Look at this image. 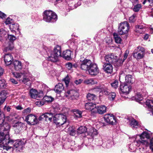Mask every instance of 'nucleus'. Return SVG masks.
<instances>
[{
  "instance_id": "nucleus-55",
  "label": "nucleus",
  "mask_w": 153,
  "mask_h": 153,
  "mask_svg": "<svg viewBox=\"0 0 153 153\" xmlns=\"http://www.w3.org/2000/svg\"><path fill=\"white\" fill-rule=\"evenodd\" d=\"M129 51L128 50H126L124 54V57L123 59V61H124L127 58V56L129 54Z\"/></svg>"
},
{
  "instance_id": "nucleus-8",
  "label": "nucleus",
  "mask_w": 153,
  "mask_h": 153,
  "mask_svg": "<svg viewBox=\"0 0 153 153\" xmlns=\"http://www.w3.org/2000/svg\"><path fill=\"white\" fill-rule=\"evenodd\" d=\"M92 63L91 61L89 59H81L80 60V68L82 70L87 71Z\"/></svg>"
},
{
  "instance_id": "nucleus-42",
  "label": "nucleus",
  "mask_w": 153,
  "mask_h": 153,
  "mask_svg": "<svg viewBox=\"0 0 153 153\" xmlns=\"http://www.w3.org/2000/svg\"><path fill=\"white\" fill-rule=\"evenodd\" d=\"M113 36L115 39V42L117 43H120L122 39L118 34L117 33H115L113 34Z\"/></svg>"
},
{
  "instance_id": "nucleus-52",
  "label": "nucleus",
  "mask_w": 153,
  "mask_h": 153,
  "mask_svg": "<svg viewBox=\"0 0 153 153\" xmlns=\"http://www.w3.org/2000/svg\"><path fill=\"white\" fill-rule=\"evenodd\" d=\"M13 20L11 19L9 17L7 18L6 21H5V23L7 25L10 24L12 23Z\"/></svg>"
},
{
  "instance_id": "nucleus-14",
  "label": "nucleus",
  "mask_w": 153,
  "mask_h": 153,
  "mask_svg": "<svg viewBox=\"0 0 153 153\" xmlns=\"http://www.w3.org/2000/svg\"><path fill=\"white\" fill-rule=\"evenodd\" d=\"M103 65V69L106 73L108 74H111L112 73L113 68L111 63L107 62L105 61H102Z\"/></svg>"
},
{
  "instance_id": "nucleus-20",
  "label": "nucleus",
  "mask_w": 153,
  "mask_h": 153,
  "mask_svg": "<svg viewBox=\"0 0 153 153\" xmlns=\"http://www.w3.org/2000/svg\"><path fill=\"white\" fill-rule=\"evenodd\" d=\"M10 145V146H11V145ZM11 146L12 148L11 149V148L13 149H16V151H20L22 150V148L23 147V142L21 141H16L14 143L13 146Z\"/></svg>"
},
{
  "instance_id": "nucleus-30",
  "label": "nucleus",
  "mask_w": 153,
  "mask_h": 153,
  "mask_svg": "<svg viewBox=\"0 0 153 153\" xmlns=\"http://www.w3.org/2000/svg\"><path fill=\"white\" fill-rule=\"evenodd\" d=\"M64 87L62 83H59L56 85L54 90L55 92L58 93H60L64 89Z\"/></svg>"
},
{
  "instance_id": "nucleus-18",
  "label": "nucleus",
  "mask_w": 153,
  "mask_h": 153,
  "mask_svg": "<svg viewBox=\"0 0 153 153\" xmlns=\"http://www.w3.org/2000/svg\"><path fill=\"white\" fill-rule=\"evenodd\" d=\"M106 107L104 105H96L94 110L93 111L94 114L98 113L99 114H103L106 112Z\"/></svg>"
},
{
  "instance_id": "nucleus-13",
  "label": "nucleus",
  "mask_w": 153,
  "mask_h": 153,
  "mask_svg": "<svg viewBox=\"0 0 153 153\" xmlns=\"http://www.w3.org/2000/svg\"><path fill=\"white\" fill-rule=\"evenodd\" d=\"M89 74L92 76H96L97 75L99 72V70L97 65L93 63L88 70Z\"/></svg>"
},
{
  "instance_id": "nucleus-61",
  "label": "nucleus",
  "mask_w": 153,
  "mask_h": 153,
  "mask_svg": "<svg viewBox=\"0 0 153 153\" xmlns=\"http://www.w3.org/2000/svg\"><path fill=\"white\" fill-rule=\"evenodd\" d=\"M82 80L81 79H79L78 80H76L74 82L77 85L81 83L82 82Z\"/></svg>"
},
{
  "instance_id": "nucleus-56",
  "label": "nucleus",
  "mask_w": 153,
  "mask_h": 153,
  "mask_svg": "<svg viewBox=\"0 0 153 153\" xmlns=\"http://www.w3.org/2000/svg\"><path fill=\"white\" fill-rule=\"evenodd\" d=\"M150 148L152 151L153 152V137L150 140Z\"/></svg>"
},
{
  "instance_id": "nucleus-17",
  "label": "nucleus",
  "mask_w": 153,
  "mask_h": 153,
  "mask_svg": "<svg viewBox=\"0 0 153 153\" xmlns=\"http://www.w3.org/2000/svg\"><path fill=\"white\" fill-rule=\"evenodd\" d=\"M117 56L113 53H110L105 56V62L110 63H113L117 59Z\"/></svg>"
},
{
  "instance_id": "nucleus-59",
  "label": "nucleus",
  "mask_w": 153,
  "mask_h": 153,
  "mask_svg": "<svg viewBox=\"0 0 153 153\" xmlns=\"http://www.w3.org/2000/svg\"><path fill=\"white\" fill-rule=\"evenodd\" d=\"M10 82L14 85H16L18 84L17 82L14 79H10Z\"/></svg>"
},
{
  "instance_id": "nucleus-32",
  "label": "nucleus",
  "mask_w": 153,
  "mask_h": 153,
  "mask_svg": "<svg viewBox=\"0 0 153 153\" xmlns=\"http://www.w3.org/2000/svg\"><path fill=\"white\" fill-rule=\"evenodd\" d=\"M38 94V92L35 89L32 88L30 90L29 94L31 97L33 98H37Z\"/></svg>"
},
{
  "instance_id": "nucleus-54",
  "label": "nucleus",
  "mask_w": 153,
  "mask_h": 153,
  "mask_svg": "<svg viewBox=\"0 0 153 153\" xmlns=\"http://www.w3.org/2000/svg\"><path fill=\"white\" fill-rule=\"evenodd\" d=\"M64 81L67 86L68 85L70 81V79L69 77L67 76L64 79Z\"/></svg>"
},
{
  "instance_id": "nucleus-49",
  "label": "nucleus",
  "mask_w": 153,
  "mask_h": 153,
  "mask_svg": "<svg viewBox=\"0 0 153 153\" xmlns=\"http://www.w3.org/2000/svg\"><path fill=\"white\" fill-rule=\"evenodd\" d=\"M6 85L5 81L4 79H2L0 80V87L1 88H4L6 86Z\"/></svg>"
},
{
  "instance_id": "nucleus-39",
  "label": "nucleus",
  "mask_w": 153,
  "mask_h": 153,
  "mask_svg": "<svg viewBox=\"0 0 153 153\" xmlns=\"http://www.w3.org/2000/svg\"><path fill=\"white\" fill-rule=\"evenodd\" d=\"M84 82L87 84L91 85L96 84L97 83L96 80L93 79H87L84 81Z\"/></svg>"
},
{
  "instance_id": "nucleus-19",
  "label": "nucleus",
  "mask_w": 153,
  "mask_h": 153,
  "mask_svg": "<svg viewBox=\"0 0 153 153\" xmlns=\"http://www.w3.org/2000/svg\"><path fill=\"white\" fill-rule=\"evenodd\" d=\"M31 76V75L30 73H25L22 79H20L19 81L26 85H30V79Z\"/></svg>"
},
{
  "instance_id": "nucleus-1",
  "label": "nucleus",
  "mask_w": 153,
  "mask_h": 153,
  "mask_svg": "<svg viewBox=\"0 0 153 153\" xmlns=\"http://www.w3.org/2000/svg\"><path fill=\"white\" fill-rule=\"evenodd\" d=\"M48 56V60L52 62H56L58 60L59 57L61 56V48L59 46H55L53 51H51L47 47L45 48Z\"/></svg>"
},
{
  "instance_id": "nucleus-64",
  "label": "nucleus",
  "mask_w": 153,
  "mask_h": 153,
  "mask_svg": "<svg viewBox=\"0 0 153 153\" xmlns=\"http://www.w3.org/2000/svg\"><path fill=\"white\" fill-rule=\"evenodd\" d=\"M0 117H4V115L2 111H1L0 109Z\"/></svg>"
},
{
  "instance_id": "nucleus-36",
  "label": "nucleus",
  "mask_w": 153,
  "mask_h": 153,
  "mask_svg": "<svg viewBox=\"0 0 153 153\" xmlns=\"http://www.w3.org/2000/svg\"><path fill=\"white\" fill-rule=\"evenodd\" d=\"M87 131V128L85 126H80L77 129V133L80 134L85 132Z\"/></svg>"
},
{
  "instance_id": "nucleus-34",
  "label": "nucleus",
  "mask_w": 153,
  "mask_h": 153,
  "mask_svg": "<svg viewBox=\"0 0 153 153\" xmlns=\"http://www.w3.org/2000/svg\"><path fill=\"white\" fill-rule=\"evenodd\" d=\"M134 80L132 76L131 75H127L125 77V83L129 84L130 83H133Z\"/></svg>"
},
{
  "instance_id": "nucleus-6",
  "label": "nucleus",
  "mask_w": 153,
  "mask_h": 153,
  "mask_svg": "<svg viewBox=\"0 0 153 153\" xmlns=\"http://www.w3.org/2000/svg\"><path fill=\"white\" fill-rule=\"evenodd\" d=\"M129 29V25L127 22L125 21L121 23L117 30L119 34L121 35L127 33Z\"/></svg>"
},
{
  "instance_id": "nucleus-26",
  "label": "nucleus",
  "mask_w": 153,
  "mask_h": 153,
  "mask_svg": "<svg viewBox=\"0 0 153 153\" xmlns=\"http://www.w3.org/2000/svg\"><path fill=\"white\" fill-rule=\"evenodd\" d=\"M96 105L95 104L91 102L87 103L85 105V108L86 109L90 111L91 114H94V112L93 111L94 110V109L96 108Z\"/></svg>"
},
{
  "instance_id": "nucleus-7",
  "label": "nucleus",
  "mask_w": 153,
  "mask_h": 153,
  "mask_svg": "<svg viewBox=\"0 0 153 153\" xmlns=\"http://www.w3.org/2000/svg\"><path fill=\"white\" fill-rule=\"evenodd\" d=\"M145 49L142 47L138 46L134 51L133 55V56L137 59H141L144 56V53Z\"/></svg>"
},
{
  "instance_id": "nucleus-60",
  "label": "nucleus",
  "mask_w": 153,
  "mask_h": 153,
  "mask_svg": "<svg viewBox=\"0 0 153 153\" xmlns=\"http://www.w3.org/2000/svg\"><path fill=\"white\" fill-rule=\"evenodd\" d=\"M6 16V15L2 13L1 11H0V18L1 19H3L4 18H5Z\"/></svg>"
},
{
  "instance_id": "nucleus-28",
  "label": "nucleus",
  "mask_w": 153,
  "mask_h": 153,
  "mask_svg": "<svg viewBox=\"0 0 153 153\" xmlns=\"http://www.w3.org/2000/svg\"><path fill=\"white\" fill-rule=\"evenodd\" d=\"M7 92L5 90H2L0 93V95L1 96L0 98V105L4 102L7 97Z\"/></svg>"
},
{
  "instance_id": "nucleus-48",
  "label": "nucleus",
  "mask_w": 153,
  "mask_h": 153,
  "mask_svg": "<svg viewBox=\"0 0 153 153\" xmlns=\"http://www.w3.org/2000/svg\"><path fill=\"white\" fill-rule=\"evenodd\" d=\"M116 94L114 92L110 93L109 94V98L110 100H114L116 97Z\"/></svg>"
},
{
  "instance_id": "nucleus-21",
  "label": "nucleus",
  "mask_w": 153,
  "mask_h": 153,
  "mask_svg": "<svg viewBox=\"0 0 153 153\" xmlns=\"http://www.w3.org/2000/svg\"><path fill=\"white\" fill-rule=\"evenodd\" d=\"M53 114L51 113H46L41 115L39 117V120H45L46 121L49 120L51 121L53 117Z\"/></svg>"
},
{
  "instance_id": "nucleus-33",
  "label": "nucleus",
  "mask_w": 153,
  "mask_h": 153,
  "mask_svg": "<svg viewBox=\"0 0 153 153\" xmlns=\"http://www.w3.org/2000/svg\"><path fill=\"white\" fill-rule=\"evenodd\" d=\"M10 29L13 33H16L15 30H19V25L17 24H12L9 26Z\"/></svg>"
},
{
  "instance_id": "nucleus-22",
  "label": "nucleus",
  "mask_w": 153,
  "mask_h": 153,
  "mask_svg": "<svg viewBox=\"0 0 153 153\" xmlns=\"http://www.w3.org/2000/svg\"><path fill=\"white\" fill-rule=\"evenodd\" d=\"M127 120L129 121V125L133 129L137 128L140 126V125L137 121L134 118L130 117L128 118Z\"/></svg>"
},
{
  "instance_id": "nucleus-44",
  "label": "nucleus",
  "mask_w": 153,
  "mask_h": 153,
  "mask_svg": "<svg viewBox=\"0 0 153 153\" xmlns=\"http://www.w3.org/2000/svg\"><path fill=\"white\" fill-rule=\"evenodd\" d=\"M7 38L9 40V42H13V43L16 39V37L14 35L9 34H8Z\"/></svg>"
},
{
  "instance_id": "nucleus-24",
  "label": "nucleus",
  "mask_w": 153,
  "mask_h": 153,
  "mask_svg": "<svg viewBox=\"0 0 153 153\" xmlns=\"http://www.w3.org/2000/svg\"><path fill=\"white\" fill-rule=\"evenodd\" d=\"M4 51L7 52L9 50H12L14 48V44L13 42L6 41L4 45Z\"/></svg>"
},
{
  "instance_id": "nucleus-29",
  "label": "nucleus",
  "mask_w": 153,
  "mask_h": 153,
  "mask_svg": "<svg viewBox=\"0 0 153 153\" xmlns=\"http://www.w3.org/2000/svg\"><path fill=\"white\" fill-rule=\"evenodd\" d=\"M71 51L70 50H67L64 51L62 55L61 54L60 56H62L65 59L69 60L71 59Z\"/></svg>"
},
{
  "instance_id": "nucleus-63",
  "label": "nucleus",
  "mask_w": 153,
  "mask_h": 153,
  "mask_svg": "<svg viewBox=\"0 0 153 153\" xmlns=\"http://www.w3.org/2000/svg\"><path fill=\"white\" fill-rule=\"evenodd\" d=\"M4 108L5 110H7V111H10V107L8 106L7 107L6 106H5Z\"/></svg>"
},
{
  "instance_id": "nucleus-10",
  "label": "nucleus",
  "mask_w": 153,
  "mask_h": 153,
  "mask_svg": "<svg viewBox=\"0 0 153 153\" xmlns=\"http://www.w3.org/2000/svg\"><path fill=\"white\" fill-rule=\"evenodd\" d=\"M24 123L21 122H15L13 125L15 133L18 134L20 133L24 129Z\"/></svg>"
},
{
  "instance_id": "nucleus-5",
  "label": "nucleus",
  "mask_w": 153,
  "mask_h": 153,
  "mask_svg": "<svg viewBox=\"0 0 153 153\" xmlns=\"http://www.w3.org/2000/svg\"><path fill=\"white\" fill-rule=\"evenodd\" d=\"M53 120L56 125H62L67 122L66 116L61 114H56L53 117Z\"/></svg>"
},
{
  "instance_id": "nucleus-40",
  "label": "nucleus",
  "mask_w": 153,
  "mask_h": 153,
  "mask_svg": "<svg viewBox=\"0 0 153 153\" xmlns=\"http://www.w3.org/2000/svg\"><path fill=\"white\" fill-rule=\"evenodd\" d=\"M144 28V27L142 25H137L135 26V31L137 33H143L142 29Z\"/></svg>"
},
{
  "instance_id": "nucleus-3",
  "label": "nucleus",
  "mask_w": 153,
  "mask_h": 153,
  "mask_svg": "<svg viewBox=\"0 0 153 153\" xmlns=\"http://www.w3.org/2000/svg\"><path fill=\"white\" fill-rule=\"evenodd\" d=\"M4 131L0 132V143H3L6 146H10L14 143V141L9 137V132H5Z\"/></svg>"
},
{
  "instance_id": "nucleus-43",
  "label": "nucleus",
  "mask_w": 153,
  "mask_h": 153,
  "mask_svg": "<svg viewBox=\"0 0 153 153\" xmlns=\"http://www.w3.org/2000/svg\"><path fill=\"white\" fill-rule=\"evenodd\" d=\"M25 72H23L22 73H18V72H14L13 73V75L14 77L15 78L19 79V80L21 78L22 76H23Z\"/></svg>"
},
{
  "instance_id": "nucleus-62",
  "label": "nucleus",
  "mask_w": 153,
  "mask_h": 153,
  "mask_svg": "<svg viewBox=\"0 0 153 153\" xmlns=\"http://www.w3.org/2000/svg\"><path fill=\"white\" fill-rule=\"evenodd\" d=\"M75 134V131L74 129H72L70 132V134L71 136H74Z\"/></svg>"
},
{
  "instance_id": "nucleus-58",
  "label": "nucleus",
  "mask_w": 153,
  "mask_h": 153,
  "mask_svg": "<svg viewBox=\"0 0 153 153\" xmlns=\"http://www.w3.org/2000/svg\"><path fill=\"white\" fill-rule=\"evenodd\" d=\"M44 95L43 94V92L42 91H40L39 93L38 92V94H37V98H43Z\"/></svg>"
},
{
  "instance_id": "nucleus-41",
  "label": "nucleus",
  "mask_w": 153,
  "mask_h": 153,
  "mask_svg": "<svg viewBox=\"0 0 153 153\" xmlns=\"http://www.w3.org/2000/svg\"><path fill=\"white\" fill-rule=\"evenodd\" d=\"M87 99L90 101L94 100L97 98L96 96L93 94L88 93L86 96Z\"/></svg>"
},
{
  "instance_id": "nucleus-4",
  "label": "nucleus",
  "mask_w": 153,
  "mask_h": 153,
  "mask_svg": "<svg viewBox=\"0 0 153 153\" xmlns=\"http://www.w3.org/2000/svg\"><path fill=\"white\" fill-rule=\"evenodd\" d=\"M140 137V140H137L136 141L134 142L135 145L139 144H142L143 145H147L148 142V139L150 137V134L146 131L143 132L141 134L138 135Z\"/></svg>"
},
{
  "instance_id": "nucleus-12",
  "label": "nucleus",
  "mask_w": 153,
  "mask_h": 153,
  "mask_svg": "<svg viewBox=\"0 0 153 153\" xmlns=\"http://www.w3.org/2000/svg\"><path fill=\"white\" fill-rule=\"evenodd\" d=\"M79 95L78 92L74 90L68 91L65 94V96L71 100L77 99Z\"/></svg>"
},
{
  "instance_id": "nucleus-38",
  "label": "nucleus",
  "mask_w": 153,
  "mask_h": 153,
  "mask_svg": "<svg viewBox=\"0 0 153 153\" xmlns=\"http://www.w3.org/2000/svg\"><path fill=\"white\" fill-rule=\"evenodd\" d=\"M74 113V116L77 118H80L82 117V112L77 109H74L72 110Z\"/></svg>"
},
{
  "instance_id": "nucleus-31",
  "label": "nucleus",
  "mask_w": 153,
  "mask_h": 153,
  "mask_svg": "<svg viewBox=\"0 0 153 153\" xmlns=\"http://www.w3.org/2000/svg\"><path fill=\"white\" fill-rule=\"evenodd\" d=\"M146 105L148 107V110L149 111H151L152 113V115H153V106L151 105V104L153 103V100H147L146 101Z\"/></svg>"
},
{
  "instance_id": "nucleus-37",
  "label": "nucleus",
  "mask_w": 153,
  "mask_h": 153,
  "mask_svg": "<svg viewBox=\"0 0 153 153\" xmlns=\"http://www.w3.org/2000/svg\"><path fill=\"white\" fill-rule=\"evenodd\" d=\"M123 60H122L121 59H118L117 56V59L115 60V62H114L113 64L115 66L118 67L121 66L123 62Z\"/></svg>"
},
{
  "instance_id": "nucleus-25",
  "label": "nucleus",
  "mask_w": 153,
  "mask_h": 153,
  "mask_svg": "<svg viewBox=\"0 0 153 153\" xmlns=\"http://www.w3.org/2000/svg\"><path fill=\"white\" fill-rule=\"evenodd\" d=\"M4 58V62L7 65L11 64L13 60V57L10 53L5 54Z\"/></svg>"
},
{
  "instance_id": "nucleus-47",
  "label": "nucleus",
  "mask_w": 153,
  "mask_h": 153,
  "mask_svg": "<svg viewBox=\"0 0 153 153\" xmlns=\"http://www.w3.org/2000/svg\"><path fill=\"white\" fill-rule=\"evenodd\" d=\"M44 99L47 102H51L53 100V98L50 96H45L43 97Z\"/></svg>"
},
{
  "instance_id": "nucleus-45",
  "label": "nucleus",
  "mask_w": 153,
  "mask_h": 153,
  "mask_svg": "<svg viewBox=\"0 0 153 153\" xmlns=\"http://www.w3.org/2000/svg\"><path fill=\"white\" fill-rule=\"evenodd\" d=\"M143 94H141L140 93L138 92L135 96V98L136 99L139 100H142L143 99Z\"/></svg>"
},
{
  "instance_id": "nucleus-15",
  "label": "nucleus",
  "mask_w": 153,
  "mask_h": 153,
  "mask_svg": "<svg viewBox=\"0 0 153 153\" xmlns=\"http://www.w3.org/2000/svg\"><path fill=\"white\" fill-rule=\"evenodd\" d=\"M120 91L124 94H128L131 90V86L130 84L123 83L120 85Z\"/></svg>"
},
{
  "instance_id": "nucleus-53",
  "label": "nucleus",
  "mask_w": 153,
  "mask_h": 153,
  "mask_svg": "<svg viewBox=\"0 0 153 153\" xmlns=\"http://www.w3.org/2000/svg\"><path fill=\"white\" fill-rule=\"evenodd\" d=\"M31 111V109L30 108L24 109L22 111V113L25 114L29 113Z\"/></svg>"
},
{
  "instance_id": "nucleus-46",
  "label": "nucleus",
  "mask_w": 153,
  "mask_h": 153,
  "mask_svg": "<svg viewBox=\"0 0 153 153\" xmlns=\"http://www.w3.org/2000/svg\"><path fill=\"white\" fill-rule=\"evenodd\" d=\"M141 5L140 4H138L135 5L133 8V10L134 12H138L141 8Z\"/></svg>"
},
{
  "instance_id": "nucleus-11",
  "label": "nucleus",
  "mask_w": 153,
  "mask_h": 153,
  "mask_svg": "<svg viewBox=\"0 0 153 153\" xmlns=\"http://www.w3.org/2000/svg\"><path fill=\"white\" fill-rule=\"evenodd\" d=\"M1 118H0V130L8 133L10 130V126L8 123L4 122V117Z\"/></svg>"
},
{
  "instance_id": "nucleus-50",
  "label": "nucleus",
  "mask_w": 153,
  "mask_h": 153,
  "mask_svg": "<svg viewBox=\"0 0 153 153\" xmlns=\"http://www.w3.org/2000/svg\"><path fill=\"white\" fill-rule=\"evenodd\" d=\"M111 86L114 88H116L118 87V82L117 80H115L114 82L111 83Z\"/></svg>"
},
{
  "instance_id": "nucleus-51",
  "label": "nucleus",
  "mask_w": 153,
  "mask_h": 153,
  "mask_svg": "<svg viewBox=\"0 0 153 153\" xmlns=\"http://www.w3.org/2000/svg\"><path fill=\"white\" fill-rule=\"evenodd\" d=\"M65 66L68 70H70L73 66L72 63L70 62H67L65 64Z\"/></svg>"
},
{
  "instance_id": "nucleus-27",
  "label": "nucleus",
  "mask_w": 153,
  "mask_h": 153,
  "mask_svg": "<svg viewBox=\"0 0 153 153\" xmlns=\"http://www.w3.org/2000/svg\"><path fill=\"white\" fill-rule=\"evenodd\" d=\"M14 68L16 71L21 70L22 68L23 65L22 62L17 60L14 61L13 63Z\"/></svg>"
},
{
  "instance_id": "nucleus-35",
  "label": "nucleus",
  "mask_w": 153,
  "mask_h": 153,
  "mask_svg": "<svg viewBox=\"0 0 153 153\" xmlns=\"http://www.w3.org/2000/svg\"><path fill=\"white\" fill-rule=\"evenodd\" d=\"M12 147L10 146H5L0 144V153H5V150L8 151Z\"/></svg>"
},
{
  "instance_id": "nucleus-16",
  "label": "nucleus",
  "mask_w": 153,
  "mask_h": 153,
  "mask_svg": "<svg viewBox=\"0 0 153 153\" xmlns=\"http://www.w3.org/2000/svg\"><path fill=\"white\" fill-rule=\"evenodd\" d=\"M104 119L105 122L110 124L113 125L116 123L115 117L112 114H108L105 115Z\"/></svg>"
},
{
  "instance_id": "nucleus-57",
  "label": "nucleus",
  "mask_w": 153,
  "mask_h": 153,
  "mask_svg": "<svg viewBox=\"0 0 153 153\" xmlns=\"http://www.w3.org/2000/svg\"><path fill=\"white\" fill-rule=\"evenodd\" d=\"M135 16L134 15H133L130 17L129 19V22H134L135 20Z\"/></svg>"
},
{
  "instance_id": "nucleus-23",
  "label": "nucleus",
  "mask_w": 153,
  "mask_h": 153,
  "mask_svg": "<svg viewBox=\"0 0 153 153\" xmlns=\"http://www.w3.org/2000/svg\"><path fill=\"white\" fill-rule=\"evenodd\" d=\"M137 139V136H134L131 138V141H132V143L129 146V150L130 152H134L136 149V146H139L140 144L135 145L134 143V141H136Z\"/></svg>"
},
{
  "instance_id": "nucleus-9",
  "label": "nucleus",
  "mask_w": 153,
  "mask_h": 153,
  "mask_svg": "<svg viewBox=\"0 0 153 153\" xmlns=\"http://www.w3.org/2000/svg\"><path fill=\"white\" fill-rule=\"evenodd\" d=\"M25 121L29 125H34L38 123L36 116L32 114L28 115L25 117Z\"/></svg>"
},
{
  "instance_id": "nucleus-2",
  "label": "nucleus",
  "mask_w": 153,
  "mask_h": 153,
  "mask_svg": "<svg viewBox=\"0 0 153 153\" xmlns=\"http://www.w3.org/2000/svg\"><path fill=\"white\" fill-rule=\"evenodd\" d=\"M43 19L48 22H56L57 19V16L56 14L51 10H45L43 14Z\"/></svg>"
}]
</instances>
